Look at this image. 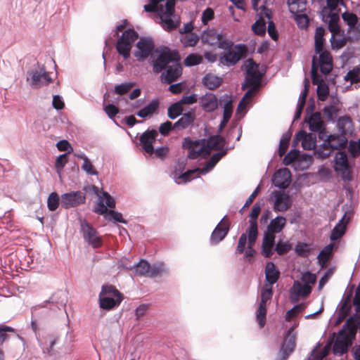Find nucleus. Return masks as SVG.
<instances>
[{"instance_id":"ea45409f","label":"nucleus","mask_w":360,"mask_h":360,"mask_svg":"<svg viewBox=\"0 0 360 360\" xmlns=\"http://www.w3.org/2000/svg\"><path fill=\"white\" fill-rule=\"evenodd\" d=\"M232 102L229 100L224 105L223 119L219 126L218 131L220 133L226 125L232 115Z\"/></svg>"},{"instance_id":"a18cd8bd","label":"nucleus","mask_w":360,"mask_h":360,"mask_svg":"<svg viewBox=\"0 0 360 360\" xmlns=\"http://www.w3.org/2000/svg\"><path fill=\"white\" fill-rule=\"evenodd\" d=\"M58 338L55 336L46 337L44 341H40V346L44 353L51 354L53 347L57 342Z\"/></svg>"},{"instance_id":"9d476101","label":"nucleus","mask_w":360,"mask_h":360,"mask_svg":"<svg viewBox=\"0 0 360 360\" xmlns=\"http://www.w3.org/2000/svg\"><path fill=\"white\" fill-rule=\"evenodd\" d=\"M245 80L242 84V89L245 90L249 85L255 84L260 86V80L262 74L259 72L258 65L252 59H248L245 61Z\"/></svg>"},{"instance_id":"79ce46f5","label":"nucleus","mask_w":360,"mask_h":360,"mask_svg":"<svg viewBox=\"0 0 360 360\" xmlns=\"http://www.w3.org/2000/svg\"><path fill=\"white\" fill-rule=\"evenodd\" d=\"M325 30L322 27H318L315 32V52L319 53L323 49V44L325 41L324 39Z\"/></svg>"},{"instance_id":"a211bd4d","label":"nucleus","mask_w":360,"mask_h":360,"mask_svg":"<svg viewBox=\"0 0 360 360\" xmlns=\"http://www.w3.org/2000/svg\"><path fill=\"white\" fill-rule=\"evenodd\" d=\"M311 292V288L307 284L302 285L298 281H295L289 290V297L292 302L298 301L300 297H306Z\"/></svg>"},{"instance_id":"bb28decb","label":"nucleus","mask_w":360,"mask_h":360,"mask_svg":"<svg viewBox=\"0 0 360 360\" xmlns=\"http://www.w3.org/2000/svg\"><path fill=\"white\" fill-rule=\"evenodd\" d=\"M295 142L301 141L304 150H312L316 148V136L312 134H307L304 131H300L295 136Z\"/></svg>"},{"instance_id":"dca6fc26","label":"nucleus","mask_w":360,"mask_h":360,"mask_svg":"<svg viewBox=\"0 0 360 360\" xmlns=\"http://www.w3.org/2000/svg\"><path fill=\"white\" fill-rule=\"evenodd\" d=\"M292 328H290L285 337L281 349L278 353L276 360H286L289 355L294 351L295 347V337L291 335Z\"/></svg>"},{"instance_id":"72a5a7b5","label":"nucleus","mask_w":360,"mask_h":360,"mask_svg":"<svg viewBox=\"0 0 360 360\" xmlns=\"http://www.w3.org/2000/svg\"><path fill=\"white\" fill-rule=\"evenodd\" d=\"M194 110L184 113L181 117L173 124L174 129H184L193 124L195 120Z\"/></svg>"},{"instance_id":"864d4df0","label":"nucleus","mask_w":360,"mask_h":360,"mask_svg":"<svg viewBox=\"0 0 360 360\" xmlns=\"http://www.w3.org/2000/svg\"><path fill=\"white\" fill-rule=\"evenodd\" d=\"M346 81H349L351 84L360 82V69L354 68L349 70L345 77Z\"/></svg>"},{"instance_id":"f704fd0d","label":"nucleus","mask_w":360,"mask_h":360,"mask_svg":"<svg viewBox=\"0 0 360 360\" xmlns=\"http://www.w3.org/2000/svg\"><path fill=\"white\" fill-rule=\"evenodd\" d=\"M160 102L158 99H153L148 105L136 112V115L141 118L150 117L159 108Z\"/></svg>"},{"instance_id":"c85d7f7f","label":"nucleus","mask_w":360,"mask_h":360,"mask_svg":"<svg viewBox=\"0 0 360 360\" xmlns=\"http://www.w3.org/2000/svg\"><path fill=\"white\" fill-rule=\"evenodd\" d=\"M217 164L213 162L211 159L207 162V164L202 168H197L195 169L188 170L183 174L178 176V179H182L184 182L190 181L193 179V174L198 172V174H205L210 172Z\"/></svg>"},{"instance_id":"b1692460","label":"nucleus","mask_w":360,"mask_h":360,"mask_svg":"<svg viewBox=\"0 0 360 360\" xmlns=\"http://www.w3.org/2000/svg\"><path fill=\"white\" fill-rule=\"evenodd\" d=\"M225 217L221 220L212 233L210 242L212 244H217L227 235L229 226L226 221H224Z\"/></svg>"},{"instance_id":"6ab92c4d","label":"nucleus","mask_w":360,"mask_h":360,"mask_svg":"<svg viewBox=\"0 0 360 360\" xmlns=\"http://www.w3.org/2000/svg\"><path fill=\"white\" fill-rule=\"evenodd\" d=\"M272 194L275 198L274 209L276 212H285L290 207L292 202L288 194L278 191H274Z\"/></svg>"},{"instance_id":"473e14b6","label":"nucleus","mask_w":360,"mask_h":360,"mask_svg":"<svg viewBox=\"0 0 360 360\" xmlns=\"http://www.w3.org/2000/svg\"><path fill=\"white\" fill-rule=\"evenodd\" d=\"M275 245V236L266 233L264 236L262 245V255L265 257H270L273 255V248Z\"/></svg>"},{"instance_id":"49530a36","label":"nucleus","mask_w":360,"mask_h":360,"mask_svg":"<svg viewBox=\"0 0 360 360\" xmlns=\"http://www.w3.org/2000/svg\"><path fill=\"white\" fill-rule=\"evenodd\" d=\"M182 114H184L183 106L179 101L173 103L168 108L167 115L172 120L176 119L178 116L182 115Z\"/></svg>"},{"instance_id":"4c0bfd02","label":"nucleus","mask_w":360,"mask_h":360,"mask_svg":"<svg viewBox=\"0 0 360 360\" xmlns=\"http://www.w3.org/2000/svg\"><path fill=\"white\" fill-rule=\"evenodd\" d=\"M286 223L285 217L278 216L275 219H272L268 226L269 233H278L282 231Z\"/></svg>"},{"instance_id":"7c9ffc66","label":"nucleus","mask_w":360,"mask_h":360,"mask_svg":"<svg viewBox=\"0 0 360 360\" xmlns=\"http://www.w3.org/2000/svg\"><path fill=\"white\" fill-rule=\"evenodd\" d=\"M201 141H205V154L207 155L214 148L221 149L226 143L224 138L220 135L211 136L207 140L202 139Z\"/></svg>"},{"instance_id":"39448f33","label":"nucleus","mask_w":360,"mask_h":360,"mask_svg":"<svg viewBox=\"0 0 360 360\" xmlns=\"http://www.w3.org/2000/svg\"><path fill=\"white\" fill-rule=\"evenodd\" d=\"M333 168L344 181H351L353 179L352 167L348 160L345 151H337L333 160Z\"/></svg>"},{"instance_id":"c03bdc74","label":"nucleus","mask_w":360,"mask_h":360,"mask_svg":"<svg viewBox=\"0 0 360 360\" xmlns=\"http://www.w3.org/2000/svg\"><path fill=\"white\" fill-rule=\"evenodd\" d=\"M288 4L291 13H299L306 9V0H288Z\"/></svg>"},{"instance_id":"58836bf2","label":"nucleus","mask_w":360,"mask_h":360,"mask_svg":"<svg viewBox=\"0 0 360 360\" xmlns=\"http://www.w3.org/2000/svg\"><path fill=\"white\" fill-rule=\"evenodd\" d=\"M221 83V78L212 74H207L202 79L203 85L210 90L217 89Z\"/></svg>"},{"instance_id":"f3484780","label":"nucleus","mask_w":360,"mask_h":360,"mask_svg":"<svg viewBox=\"0 0 360 360\" xmlns=\"http://www.w3.org/2000/svg\"><path fill=\"white\" fill-rule=\"evenodd\" d=\"M158 132L155 129L147 130L143 132L139 139L143 150L148 153L153 154L154 147L153 143L155 141Z\"/></svg>"},{"instance_id":"c9c22d12","label":"nucleus","mask_w":360,"mask_h":360,"mask_svg":"<svg viewBox=\"0 0 360 360\" xmlns=\"http://www.w3.org/2000/svg\"><path fill=\"white\" fill-rule=\"evenodd\" d=\"M222 32L214 30H204L201 35L202 41L210 46H217Z\"/></svg>"},{"instance_id":"e433bc0d","label":"nucleus","mask_w":360,"mask_h":360,"mask_svg":"<svg viewBox=\"0 0 360 360\" xmlns=\"http://www.w3.org/2000/svg\"><path fill=\"white\" fill-rule=\"evenodd\" d=\"M279 275L280 273L275 264L271 262H269L265 267V277L270 286L277 282Z\"/></svg>"},{"instance_id":"7ed1b4c3","label":"nucleus","mask_w":360,"mask_h":360,"mask_svg":"<svg viewBox=\"0 0 360 360\" xmlns=\"http://www.w3.org/2000/svg\"><path fill=\"white\" fill-rule=\"evenodd\" d=\"M356 333V326L348 319L338 333L333 348V353L336 355H342L347 352L348 348L352 345Z\"/></svg>"},{"instance_id":"37998d69","label":"nucleus","mask_w":360,"mask_h":360,"mask_svg":"<svg viewBox=\"0 0 360 360\" xmlns=\"http://www.w3.org/2000/svg\"><path fill=\"white\" fill-rule=\"evenodd\" d=\"M340 2L343 4L340 0H326V6L322 8L320 15L339 13L338 5Z\"/></svg>"},{"instance_id":"2eb2a0df","label":"nucleus","mask_w":360,"mask_h":360,"mask_svg":"<svg viewBox=\"0 0 360 360\" xmlns=\"http://www.w3.org/2000/svg\"><path fill=\"white\" fill-rule=\"evenodd\" d=\"M315 57L312 58L311 77L314 84L317 85L316 92L319 99L323 101L326 100L329 94L328 86L323 79L317 74V67L315 64Z\"/></svg>"},{"instance_id":"de8ad7c7","label":"nucleus","mask_w":360,"mask_h":360,"mask_svg":"<svg viewBox=\"0 0 360 360\" xmlns=\"http://www.w3.org/2000/svg\"><path fill=\"white\" fill-rule=\"evenodd\" d=\"M342 20L347 23L349 29L356 28L359 22V18L356 14L352 12L346 11L342 14Z\"/></svg>"},{"instance_id":"6e6d98bb","label":"nucleus","mask_w":360,"mask_h":360,"mask_svg":"<svg viewBox=\"0 0 360 360\" xmlns=\"http://www.w3.org/2000/svg\"><path fill=\"white\" fill-rule=\"evenodd\" d=\"M165 271H166V269H165V264H163L162 262L155 263L153 265L150 264V270L148 271V276L155 277Z\"/></svg>"},{"instance_id":"2f4dec72","label":"nucleus","mask_w":360,"mask_h":360,"mask_svg":"<svg viewBox=\"0 0 360 360\" xmlns=\"http://www.w3.org/2000/svg\"><path fill=\"white\" fill-rule=\"evenodd\" d=\"M119 269H126L129 270H134V272L140 276H148V271L150 270V264L145 259H141L137 264L131 266H126L122 264H119Z\"/></svg>"},{"instance_id":"6e6552de","label":"nucleus","mask_w":360,"mask_h":360,"mask_svg":"<svg viewBox=\"0 0 360 360\" xmlns=\"http://www.w3.org/2000/svg\"><path fill=\"white\" fill-rule=\"evenodd\" d=\"M247 48L245 44H236L232 49L219 56V63L223 65L233 66L246 56Z\"/></svg>"},{"instance_id":"603ef678","label":"nucleus","mask_w":360,"mask_h":360,"mask_svg":"<svg viewBox=\"0 0 360 360\" xmlns=\"http://www.w3.org/2000/svg\"><path fill=\"white\" fill-rule=\"evenodd\" d=\"M266 304H260L257 311V321L260 328H263L266 321Z\"/></svg>"},{"instance_id":"8fccbe9b","label":"nucleus","mask_w":360,"mask_h":360,"mask_svg":"<svg viewBox=\"0 0 360 360\" xmlns=\"http://www.w3.org/2000/svg\"><path fill=\"white\" fill-rule=\"evenodd\" d=\"M292 13L295 15V20L300 28L304 29L308 27L309 18L306 13H303V11Z\"/></svg>"},{"instance_id":"c756f323","label":"nucleus","mask_w":360,"mask_h":360,"mask_svg":"<svg viewBox=\"0 0 360 360\" xmlns=\"http://www.w3.org/2000/svg\"><path fill=\"white\" fill-rule=\"evenodd\" d=\"M217 164L213 162L211 159L207 162V164L202 168H197L195 169L188 170L183 174L178 176V179H182L184 182L190 181L193 179V174L198 172V174H205L210 172Z\"/></svg>"},{"instance_id":"ddd939ff","label":"nucleus","mask_w":360,"mask_h":360,"mask_svg":"<svg viewBox=\"0 0 360 360\" xmlns=\"http://www.w3.org/2000/svg\"><path fill=\"white\" fill-rule=\"evenodd\" d=\"M81 231L84 240L94 248L100 247L102 244L101 238L98 236L96 230L86 220L80 221Z\"/></svg>"},{"instance_id":"cd10ccee","label":"nucleus","mask_w":360,"mask_h":360,"mask_svg":"<svg viewBox=\"0 0 360 360\" xmlns=\"http://www.w3.org/2000/svg\"><path fill=\"white\" fill-rule=\"evenodd\" d=\"M217 164L213 162L211 159L207 162V164L202 168H197L195 169L188 170L183 174L178 176V179H182L184 182L190 181L193 179V174L198 172V174H205L210 172Z\"/></svg>"},{"instance_id":"4468645a","label":"nucleus","mask_w":360,"mask_h":360,"mask_svg":"<svg viewBox=\"0 0 360 360\" xmlns=\"http://www.w3.org/2000/svg\"><path fill=\"white\" fill-rule=\"evenodd\" d=\"M134 55L139 61H143L154 51V42L151 38H141L136 44Z\"/></svg>"},{"instance_id":"69168bd1","label":"nucleus","mask_w":360,"mask_h":360,"mask_svg":"<svg viewBox=\"0 0 360 360\" xmlns=\"http://www.w3.org/2000/svg\"><path fill=\"white\" fill-rule=\"evenodd\" d=\"M100 200H103L105 205L110 208V210L115 207V202L113 198L107 192L103 191L102 193V195L100 196Z\"/></svg>"},{"instance_id":"4d7b16f0","label":"nucleus","mask_w":360,"mask_h":360,"mask_svg":"<svg viewBox=\"0 0 360 360\" xmlns=\"http://www.w3.org/2000/svg\"><path fill=\"white\" fill-rule=\"evenodd\" d=\"M199 40L198 36L194 33H190L181 39L184 46H193Z\"/></svg>"},{"instance_id":"e2e57ef3","label":"nucleus","mask_w":360,"mask_h":360,"mask_svg":"<svg viewBox=\"0 0 360 360\" xmlns=\"http://www.w3.org/2000/svg\"><path fill=\"white\" fill-rule=\"evenodd\" d=\"M109 221H113L114 222H120L126 224V221L122 218V215L120 212H116L113 210H110L108 216H106Z\"/></svg>"},{"instance_id":"13d9d810","label":"nucleus","mask_w":360,"mask_h":360,"mask_svg":"<svg viewBox=\"0 0 360 360\" xmlns=\"http://www.w3.org/2000/svg\"><path fill=\"white\" fill-rule=\"evenodd\" d=\"M81 168L88 175L97 176L98 174V172L96 171L89 159H85V161L83 162Z\"/></svg>"},{"instance_id":"774afa93","label":"nucleus","mask_w":360,"mask_h":360,"mask_svg":"<svg viewBox=\"0 0 360 360\" xmlns=\"http://www.w3.org/2000/svg\"><path fill=\"white\" fill-rule=\"evenodd\" d=\"M67 155L68 153H64L60 155L56 158L55 167L58 172H60L61 170H63L65 164L67 163Z\"/></svg>"},{"instance_id":"5fc2aeb1","label":"nucleus","mask_w":360,"mask_h":360,"mask_svg":"<svg viewBox=\"0 0 360 360\" xmlns=\"http://www.w3.org/2000/svg\"><path fill=\"white\" fill-rule=\"evenodd\" d=\"M202 61V57L196 53L189 54L184 60V65L187 67L198 65Z\"/></svg>"},{"instance_id":"393cba45","label":"nucleus","mask_w":360,"mask_h":360,"mask_svg":"<svg viewBox=\"0 0 360 360\" xmlns=\"http://www.w3.org/2000/svg\"><path fill=\"white\" fill-rule=\"evenodd\" d=\"M322 21L328 24L329 30L332 32L331 39L334 38L335 34L340 31L339 25L340 15L339 13L323 14L320 15Z\"/></svg>"},{"instance_id":"5701e85b","label":"nucleus","mask_w":360,"mask_h":360,"mask_svg":"<svg viewBox=\"0 0 360 360\" xmlns=\"http://www.w3.org/2000/svg\"><path fill=\"white\" fill-rule=\"evenodd\" d=\"M309 124V129L311 131L317 132L318 135L321 132L326 133L325 124L322 119L321 114L319 112L311 114L308 119H305Z\"/></svg>"},{"instance_id":"20e7f679","label":"nucleus","mask_w":360,"mask_h":360,"mask_svg":"<svg viewBox=\"0 0 360 360\" xmlns=\"http://www.w3.org/2000/svg\"><path fill=\"white\" fill-rule=\"evenodd\" d=\"M178 58H179L178 53L172 51L168 47L157 48L151 54V64L153 72L155 73L162 72L165 68Z\"/></svg>"},{"instance_id":"3c124183","label":"nucleus","mask_w":360,"mask_h":360,"mask_svg":"<svg viewBox=\"0 0 360 360\" xmlns=\"http://www.w3.org/2000/svg\"><path fill=\"white\" fill-rule=\"evenodd\" d=\"M60 198L56 192L51 193L47 200V206L50 211H55L59 206Z\"/></svg>"},{"instance_id":"423d86ee","label":"nucleus","mask_w":360,"mask_h":360,"mask_svg":"<svg viewBox=\"0 0 360 360\" xmlns=\"http://www.w3.org/2000/svg\"><path fill=\"white\" fill-rule=\"evenodd\" d=\"M122 300V294L112 285L102 287L99 295L100 307L104 309H111L120 304Z\"/></svg>"},{"instance_id":"1a4fd4ad","label":"nucleus","mask_w":360,"mask_h":360,"mask_svg":"<svg viewBox=\"0 0 360 360\" xmlns=\"http://www.w3.org/2000/svg\"><path fill=\"white\" fill-rule=\"evenodd\" d=\"M27 81L33 89H38L51 82V78L44 66L32 68L27 72Z\"/></svg>"},{"instance_id":"09e8293b","label":"nucleus","mask_w":360,"mask_h":360,"mask_svg":"<svg viewBox=\"0 0 360 360\" xmlns=\"http://www.w3.org/2000/svg\"><path fill=\"white\" fill-rule=\"evenodd\" d=\"M333 249V245L332 244H329L324 247V248L319 252L317 258L319 262L321 263L322 266L327 263L332 253Z\"/></svg>"},{"instance_id":"412c9836","label":"nucleus","mask_w":360,"mask_h":360,"mask_svg":"<svg viewBox=\"0 0 360 360\" xmlns=\"http://www.w3.org/2000/svg\"><path fill=\"white\" fill-rule=\"evenodd\" d=\"M274 185L279 188H288L291 181V174L288 169L283 168L277 171L272 179Z\"/></svg>"},{"instance_id":"bf43d9fd","label":"nucleus","mask_w":360,"mask_h":360,"mask_svg":"<svg viewBox=\"0 0 360 360\" xmlns=\"http://www.w3.org/2000/svg\"><path fill=\"white\" fill-rule=\"evenodd\" d=\"M134 82H124L115 86V92L119 95H124L127 93L134 86Z\"/></svg>"},{"instance_id":"4be33fe9","label":"nucleus","mask_w":360,"mask_h":360,"mask_svg":"<svg viewBox=\"0 0 360 360\" xmlns=\"http://www.w3.org/2000/svg\"><path fill=\"white\" fill-rule=\"evenodd\" d=\"M266 17L269 20L271 18V11L265 6L261 7V16L252 25V30L257 35L263 36L266 33V21L262 16Z\"/></svg>"},{"instance_id":"f8f14e48","label":"nucleus","mask_w":360,"mask_h":360,"mask_svg":"<svg viewBox=\"0 0 360 360\" xmlns=\"http://www.w3.org/2000/svg\"><path fill=\"white\" fill-rule=\"evenodd\" d=\"M86 194L82 191H70L61 195L60 204L64 209L75 207L84 204Z\"/></svg>"},{"instance_id":"f257e3e1","label":"nucleus","mask_w":360,"mask_h":360,"mask_svg":"<svg viewBox=\"0 0 360 360\" xmlns=\"http://www.w3.org/2000/svg\"><path fill=\"white\" fill-rule=\"evenodd\" d=\"M149 0V4L144 6V10L149 13H157L161 20L164 30L172 31L179 25V19L174 15L175 0Z\"/></svg>"},{"instance_id":"aec40b11","label":"nucleus","mask_w":360,"mask_h":360,"mask_svg":"<svg viewBox=\"0 0 360 360\" xmlns=\"http://www.w3.org/2000/svg\"><path fill=\"white\" fill-rule=\"evenodd\" d=\"M316 53L319 55L318 63H316L317 58H315V64L317 67V70L319 68L323 75H328L332 70L333 68L332 57L330 53L328 51H324L323 49L321 51ZM314 57L316 58V56Z\"/></svg>"},{"instance_id":"052dcab7","label":"nucleus","mask_w":360,"mask_h":360,"mask_svg":"<svg viewBox=\"0 0 360 360\" xmlns=\"http://www.w3.org/2000/svg\"><path fill=\"white\" fill-rule=\"evenodd\" d=\"M272 288L271 286L267 287L266 285L265 288H262L261 290V302L260 304H266V302L271 300L272 297Z\"/></svg>"},{"instance_id":"f03ea898","label":"nucleus","mask_w":360,"mask_h":360,"mask_svg":"<svg viewBox=\"0 0 360 360\" xmlns=\"http://www.w3.org/2000/svg\"><path fill=\"white\" fill-rule=\"evenodd\" d=\"M319 139L323 143L316 149L317 155L321 159L328 158L333 150L342 151L347 143V139L344 134H328L327 132H321Z\"/></svg>"},{"instance_id":"9b49d317","label":"nucleus","mask_w":360,"mask_h":360,"mask_svg":"<svg viewBox=\"0 0 360 360\" xmlns=\"http://www.w3.org/2000/svg\"><path fill=\"white\" fill-rule=\"evenodd\" d=\"M178 58L164 69L160 75L162 83L169 84L176 81L182 75V66Z\"/></svg>"},{"instance_id":"0eeeda50","label":"nucleus","mask_w":360,"mask_h":360,"mask_svg":"<svg viewBox=\"0 0 360 360\" xmlns=\"http://www.w3.org/2000/svg\"><path fill=\"white\" fill-rule=\"evenodd\" d=\"M138 33L132 29L126 30L118 39L116 44L117 51L124 59L130 56V51L134 42L138 39Z\"/></svg>"},{"instance_id":"338daca9","label":"nucleus","mask_w":360,"mask_h":360,"mask_svg":"<svg viewBox=\"0 0 360 360\" xmlns=\"http://www.w3.org/2000/svg\"><path fill=\"white\" fill-rule=\"evenodd\" d=\"M345 229L335 226L331 231L330 238L331 240H336L340 239L345 233Z\"/></svg>"},{"instance_id":"a878e982","label":"nucleus","mask_w":360,"mask_h":360,"mask_svg":"<svg viewBox=\"0 0 360 360\" xmlns=\"http://www.w3.org/2000/svg\"><path fill=\"white\" fill-rule=\"evenodd\" d=\"M200 105L206 112L214 111L218 107L217 96L212 93H207L200 98Z\"/></svg>"},{"instance_id":"a19ab883","label":"nucleus","mask_w":360,"mask_h":360,"mask_svg":"<svg viewBox=\"0 0 360 360\" xmlns=\"http://www.w3.org/2000/svg\"><path fill=\"white\" fill-rule=\"evenodd\" d=\"M207 154H205V141H201L198 142L195 146L189 150L188 157L191 160H195L199 156L205 157Z\"/></svg>"},{"instance_id":"680f3d73","label":"nucleus","mask_w":360,"mask_h":360,"mask_svg":"<svg viewBox=\"0 0 360 360\" xmlns=\"http://www.w3.org/2000/svg\"><path fill=\"white\" fill-rule=\"evenodd\" d=\"M236 44H233V42L227 39H223V34H221V37L219 38V42L217 43V47L219 49H223L225 51L232 49Z\"/></svg>"},{"instance_id":"0e129e2a","label":"nucleus","mask_w":360,"mask_h":360,"mask_svg":"<svg viewBox=\"0 0 360 360\" xmlns=\"http://www.w3.org/2000/svg\"><path fill=\"white\" fill-rule=\"evenodd\" d=\"M299 151L295 149L291 150L283 160V164L285 166L290 165L298 157Z\"/></svg>"}]
</instances>
